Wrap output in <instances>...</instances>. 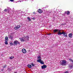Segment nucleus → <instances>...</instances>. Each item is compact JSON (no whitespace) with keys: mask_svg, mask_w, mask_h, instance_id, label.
<instances>
[{"mask_svg":"<svg viewBox=\"0 0 73 73\" xmlns=\"http://www.w3.org/2000/svg\"><path fill=\"white\" fill-rule=\"evenodd\" d=\"M10 1H11V2H13L14 1V0H10Z\"/></svg>","mask_w":73,"mask_h":73,"instance_id":"obj_28","label":"nucleus"},{"mask_svg":"<svg viewBox=\"0 0 73 73\" xmlns=\"http://www.w3.org/2000/svg\"><path fill=\"white\" fill-rule=\"evenodd\" d=\"M35 18H32V19L33 20H35Z\"/></svg>","mask_w":73,"mask_h":73,"instance_id":"obj_31","label":"nucleus"},{"mask_svg":"<svg viewBox=\"0 0 73 73\" xmlns=\"http://www.w3.org/2000/svg\"><path fill=\"white\" fill-rule=\"evenodd\" d=\"M10 45H11V46L12 45H13V43L12 42H11L10 43Z\"/></svg>","mask_w":73,"mask_h":73,"instance_id":"obj_23","label":"nucleus"},{"mask_svg":"<svg viewBox=\"0 0 73 73\" xmlns=\"http://www.w3.org/2000/svg\"><path fill=\"white\" fill-rule=\"evenodd\" d=\"M3 69L2 70V71H3Z\"/></svg>","mask_w":73,"mask_h":73,"instance_id":"obj_34","label":"nucleus"},{"mask_svg":"<svg viewBox=\"0 0 73 73\" xmlns=\"http://www.w3.org/2000/svg\"><path fill=\"white\" fill-rule=\"evenodd\" d=\"M69 73V72H68V71H66L65 72H64V73Z\"/></svg>","mask_w":73,"mask_h":73,"instance_id":"obj_27","label":"nucleus"},{"mask_svg":"<svg viewBox=\"0 0 73 73\" xmlns=\"http://www.w3.org/2000/svg\"><path fill=\"white\" fill-rule=\"evenodd\" d=\"M38 12L40 13H41L43 12V11L41 9H39L38 10Z\"/></svg>","mask_w":73,"mask_h":73,"instance_id":"obj_5","label":"nucleus"},{"mask_svg":"<svg viewBox=\"0 0 73 73\" xmlns=\"http://www.w3.org/2000/svg\"><path fill=\"white\" fill-rule=\"evenodd\" d=\"M42 61V60H41V59H39V60H37V62H40H40H41Z\"/></svg>","mask_w":73,"mask_h":73,"instance_id":"obj_13","label":"nucleus"},{"mask_svg":"<svg viewBox=\"0 0 73 73\" xmlns=\"http://www.w3.org/2000/svg\"><path fill=\"white\" fill-rule=\"evenodd\" d=\"M5 41H8V36H6L5 38Z\"/></svg>","mask_w":73,"mask_h":73,"instance_id":"obj_10","label":"nucleus"},{"mask_svg":"<svg viewBox=\"0 0 73 73\" xmlns=\"http://www.w3.org/2000/svg\"><path fill=\"white\" fill-rule=\"evenodd\" d=\"M65 14H67V11H66L64 12Z\"/></svg>","mask_w":73,"mask_h":73,"instance_id":"obj_30","label":"nucleus"},{"mask_svg":"<svg viewBox=\"0 0 73 73\" xmlns=\"http://www.w3.org/2000/svg\"><path fill=\"white\" fill-rule=\"evenodd\" d=\"M37 58L38 59H41V56H38Z\"/></svg>","mask_w":73,"mask_h":73,"instance_id":"obj_21","label":"nucleus"},{"mask_svg":"<svg viewBox=\"0 0 73 73\" xmlns=\"http://www.w3.org/2000/svg\"><path fill=\"white\" fill-rule=\"evenodd\" d=\"M19 45H20V42H18V41H17V43Z\"/></svg>","mask_w":73,"mask_h":73,"instance_id":"obj_26","label":"nucleus"},{"mask_svg":"<svg viewBox=\"0 0 73 73\" xmlns=\"http://www.w3.org/2000/svg\"><path fill=\"white\" fill-rule=\"evenodd\" d=\"M5 43L6 45H8V41H5Z\"/></svg>","mask_w":73,"mask_h":73,"instance_id":"obj_18","label":"nucleus"},{"mask_svg":"<svg viewBox=\"0 0 73 73\" xmlns=\"http://www.w3.org/2000/svg\"><path fill=\"white\" fill-rule=\"evenodd\" d=\"M27 66L29 68H32V66L30 64L28 65Z\"/></svg>","mask_w":73,"mask_h":73,"instance_id":"obj_12","label":"nucleus"},{"mask_svg":"<svg viewBox=\"0 0 73 73\" xmlns=\"http://www.w3.org/2000/svg\"><path fill=\"white\" fill-rule=\"evenodd\" d=\"M48 35H51V34H48Z\"/></svg>","mask_w":73,"mask_h":73,"instance_id":"obj_33","label":"nucleus"},{"mask_svg":"<svg viewBox=\"0 0 73 73\" xmlns=\"http://www.w3.org/2000/svg\"><path fill=\"white\" fill-rule=\"evenodd\" d=\"M40 63L41 64H44V62L42 60Z\"/></svg>","mask_w":73,"mask_h":73,"instance_id":"obj_15","label":"nucleus"},{"mask_svg":"<svg viewBox=\"0 0 73 73\" xmlns=\"http://www.w3.org/2000/svg\"><path fill=\"white\" fill-rule=\"evenodd\" d=\"M7 70H9V71H11V70L9 68H8V69H7Z\"/></svg>","mask_w":73,"mask_h":73,"instance_id":"obj_25","label":"nucleus"},{"mask_svg":"<svg viewBox=\"0 0 73 73\" xmlns=\"http://www.w3.org/2000/svg\"><path fill=\"white\" fill-rule=\"evenodd\" d=\"M58 35H61L63 34V36H65L66 37H68V36H67V34L65 33V32L63 31L62 33L61 32V31L60 30H58Z\"/></svg>","mask_w":73,"mask_h":73,"instance_id":"obj_1","label":"nucleus"},{"mask_svg":"<svg viewBox=\"0 0 73 73\" xmlns=\"http://www.w3.org/2000/svg\"><path fill=\"white\" fill-rule=\"evenodd\" d=\"M67 15H70V11H67Z\"/></svg>","mask_w":73,"mask_h":73,"instance_id":"obj_14","label":"nucleus"},{"mask_svg":"<svg viewBox=\"0 0 73 73\" xmlns=\"http://www.w3.org/2000/svg\"><path fill=\"white\" fill-rule=\"evenodd\" d=\"M31 65L33 67V66H35V64H33V63H32L31 64Z\"/></svg>","mask_w":73,"mask_h":73,"instance_id":"obj_19","label":"nucleus"},{"mask_svg":"<svg viewBox=\"0 0 73 73\" xmlns=\"http://www.w3.org/2000/svg\"><path fill=\"white\" fill-rule=\"evenodd\" d=\"M69 66V67H70V68H72V66L70 65V66Z\"/></svg>","mask_w":73,"mask_h":73,"instance_id":"obj_29","label":"nucleus"},{"mask_svg":"<svg viewBox=\"0 0 73 73\" xmlns=\"http://www.w3.org/2000/svg\"><path fill=\"white\" fill-rule=\"evenodd\" d=\"M58 31V29H55L54 30V33H56V32H57Z\"/></svg>","mask_w":73,"mask_h":73,"instance_id":"obj_11","label":"nucleus"},{"mask_svg":"<svg viewBox=\"0 0 73 73\" xmlns=\"http://www.w3.org/2000/svg\"><path fill=\"white\" fill-rule=\"evenodd\" d=\"M19 38L20 39V41H21V42H24V41H25L24 39L22 38Z\"/></svg>","mask_w":73,"mask_h":73,"instance_id":"obj_8","label":"nucleus"},{"mask_svg":"<svg viewBox=\"0 0 73 73\" xmlns=\"http://www.w3.org/2000/svg\"><path fill=\"white\" fill-rule=\"evenodd\" d=\"M25 38H27V41H28L29 40V36H27L25 37Z\"/></svg>","mask_w":73,"mask_h":73,"instance_id":"obj_17","label":"nucleus"},{"mask_svg":"<svg viewBox=\"0 0 73 73\" xmlns=\"http://www.w3.org/2000/svg\"><path fill=\"white\" fill-rule=\"evenodd\" d=\"M13 58H14V56H11V57H10V59L11 60H12Z\"/></svg>","mask_w":73,"mask_h":73,"instance_id":"obj_16","label":"nucleus"},{"mask_svg":"<svg viewBox=\"0 0 73 73\" xmlns=\"http://www.w3.org/2000/svg\"><path fill=\"white\" fill-rule=\"evenodd\" d=\"M22 52L23 53H27V50L25 48H23L22 50Z\"/></svg>","mask_w":73,"mask_h":73,"instance_id":"obj_4","label":"nucleus"},{"mask_svg":"<svg viewBox=\"0 0 73 73\" xmlns=\"http://www.w3.org/2000/svg\"><path fill=\"white\" fill-rule=\"evenodd\" d=\"M47 66L46 65H43L41 66L42 69H45L46 68Z\"/></svg>","mask_w":73,"mask_h":73,"instance_id":"obj_7","label":"nucleus"},{"mask_svg":"<svg viewBox=\"0 0 73 73\" xmlns=\"http://www.w3.org/2000/svg\"><path fill=\"white\" fill-rule=\"evenodd\" d=\"M6 66H7L6 65V64H5V65L3 66V69H4L5 68H6Z\"/></svg>","mask_w":73,"mask_h":73,"instance_id":"obj_24","label":"nucleus"},{"mask_svg":"<svg viewBox=\"0 0 73 73\" xmlns=\"http://www.w3.org/2000/svg\"><path fill=\"white\" fill-rule=\"evenodd\" d=\"M17 45V40H16L14 42L13 45L15 46V45Z\"/></svg>","mask_w":73,"mask_h":73,"instance_id":"obj_6","label":"nucleus"},{"mask_svg":"<svg viewBox=\"0 0 73 73\" xmlns=\"http://www.w3.org/2000/svg\"><path fill=\"white\" fill-rule=\"evenodd\" d=\"M8 10L7 9H4V12H7V11Z\"/></svg>","mask_w":73,"mask_h":73,"instance_id":"obj_22","label":"nucleus"},{"mask_svg":"<svg viewBox=\"0 0 73 73\" xmlns=\"http://www.w3.org/2000/svg\"><path fill=\"white\" fill-rule=\"evenodd\" d=\"M72 35H73V34L71 33L69 34L68 36L70 38H72Z\"/></svg>","mask_w":73,"mask_h":73,"instance_id":"obj_9","label":"nucleus"},{"mask_svg":"<svg viewBox=\"0 0 73 73\" xmlns=\"http://www.w3.org/2000/svg\"><path fill=\"white\" fill-rule=\"evenodd\" d=\"M20 28V25H18L15 27L14 28L15 30H17V29H19Z\"/></svg>","mask_w":73,"mask_h":73,"instance_id":"obj_3","label":"nucleus"},{"mask_svg":"<svg viewBox=\"0 0 73 73\" xmlns=\"http://www.w3.org/2000/svg\"><path fill=\"white\" fill-rule=\"evenodd\" d=\"M27 19H28V20H29V21H31V18H30L28 17Z\"/></svg>","mask_w":73,"mask_h":73,"instance_id":"obj_20","label":"nucleus"},{"mask_svg":"<svg viewBox=\"0 0 73 73\" xmlns=\"http://www.w3.org/2000/svg\"><path fill=\"white\" fill-rule=\"evenodd\" d=\"M33 13H34V14H36V12H33Z\"/></svg>","mask_w":73,"mask_h":73,"instance_id":"obj_32","label":"nucleus"},{"mask_svg":"<svg viewBox=\"0 0 73 73\" xmlns=\"http://www.w3.org/2000/svg\"><path fill=\"white\" fill-rule=\"evenodd\" d=\"M62 62L60 63L61 65H62V66H66V60H62Z\"/></svg>","mask_w":73,"mask_h":73,"instance_id":"obj_2","label":"nucleus"}]
</instances>
